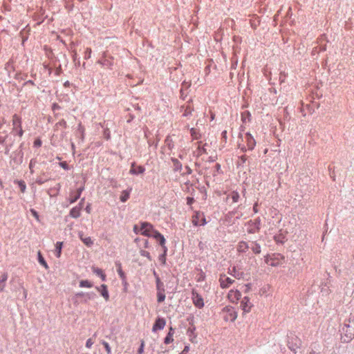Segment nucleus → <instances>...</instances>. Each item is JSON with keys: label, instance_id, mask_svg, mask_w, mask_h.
I'll return each instance as SVG.
<instances>
[{"label": "nucleus", "instance_id": "nucleus-12", "mask_svg": "<svg viewBox=\"0 0 354 354\" xmlns=\"http://www.w3.org/2000/svg\"><path fill=\"white\" fill-rule=\"evenodd\" d=\"M234 280L232 279L226 274H221L219 277V283L220 286L222 288H229L233 283Z\"/></svg>", "mask_w": 354, "mask_h": 354}, {"label": "nucleus", "instance_id": "nucleus-54", "mask_svg": "<svg viewBox=\"0 0 354 354\" xmlns=\"http://www.w3.org/2000/svg\"><path fill=\"white\" fill-rule=\"evenodd\" d=\"M156 284L159 283H161L162 281H160V278L158 276H156Z\"/></svg>", "mask_w": 354, "mask_h": 354}, {"label": "nucleus", "instance_id": "nucleus-20", "mask_svg": "<svg viewBox=\"0 0 354 354\" xmlns=\"http://www.w3.org/2000/svg\"><path fill=\"white\" fill-rule=\"evenodd\" d=\"M79 237L81 241L88 247H90L93 244L91 237L84 236L82 232H79Z\"/></svg>", "mask_w": 354, "mask_h": 354}, {"label": "nucleus", "instance_id": "nucleus-1", "mask_svg": "<svg viewBox=\"0 0 354 354\" xmlns=\"http://www.w3.org/2000/svg\"><path fill=\"white\" fill-rule=\"evenodd\" d=\"M340 339L342 342H349L354 338V317L345 319L340 327Z\"/></svg>", "mask_w": 354, "mask_h": 354}, {"label": "nucleus", "instance_id": "nucleus-6", "mask_svg": "<svg viewBox=\"0 0 354 354\" xmlns=\"http://www.w3.org/2000/svg\"><path fill=\"white\" fill-rule=\"evenodd\" d=\"M247 232L249 234H254L259 232L261 225L260 218H257L254 220H251L246 223Z\"/></svg>", "mask_w": 354, "mask_h": 354}, {"label": "nucleus", "instance_id": "nucleus-2", "mask_svg": "<svg viewBox=\"0 0 354 354\" xmlns=\"http://www.w3.org/2000/svg\"><path fill=\"white\" fill-rule=\"evenodd\" d=\"M265 262L272 267L279 266L285 262V257L279 253L268 254L265 257Z\"/></svg>", "mask_w": 354, "mask_h": 354}, {"label": "nucleus", "instance_id": "nucleus-27", "mask_svg": "<svg viewBox=\"0 0 354 354\" xmlns=\"http://www.w3.org/2000/svg\"><path fill=\"white\" fill-rule=\"evenodd\" d=\"M230 196L231 197L233 203H237L240 198V195L236 191L232 192Z\"/></svg>", "mask_w": 354, "mask_h": 354}, {"label": "nucleus", "instance_id": "nucleus-50", "mask_svg": "<svg viewBox=\"0 0 354 354\" xmlns=\"http://www.w3.org/2000/svg\"><path fill=\"white\" fill-rule=\"evenodd\" d=\"M257 206H258V204L257 203L253 206V211L254 212V213H257L258 212Z\"/></svg>", "mask_w": 354, "mask_h": 354}, {"label": "nucleus", "instance_id": "nucleus-38", "mask_svg": "<svg viewBox=\"0 0 354 354\" xmlns=\"http://www.w3.org/2000/svg\"><path fill=\"white\" fill-rule=\"evenodd\" d=\"M56 126H61L64 128H66L67 124L66 122L64 119H62L56 124Z\"/></svg>", "mask_w": 354, "mask_h": 354}, {"label": "nucleus", "instance_id": "nucleus-21", "mask_svg": "<svg viewBox=\"0 0 354 354\" xmlns=\"http://www.w3.org/2000/svg\"><path fill=\"white\" fill-rule=\"evenodd\" d=\"M8 277V275L6 272L1 274L0 277V292H3L4 291Z\"/></svg>", "mask_w": 354, "mask_h": 354}, {"label": "nucleus", "instance_id": "nucleus-23", "mask_svg": "<svg viewBox=\"0 0 354 354\" xmlns=\"http://www.w3.org/2000/svg\"><path fill=\"white\" fill-rule=\"evenodd\" d=\"M198 147H197V155L201 156L204 153H207V151L205 149V145H203L202 142H197Z\"/></svg>", "mask_w": 354, "mask_h": 354}, {"label": "nucleus", "instance_id": "nucleus-62", "mask_svg": "<svg viewBox=\"0 0 354 354\" xmlns=\"http://www.w3.org/2000/svg\"><path fill=\"white\" fill-rule=\"evenodd\" d=\"M24 297H26V291H25Z\"/></svg>", "mask_w": 354, "mask_h": 354}, {"label": "nucleus", "instance_id": "nucleus-9", "mask_svg": "<svg viewBox=\"0 0 354 354\" xmlns=\"http://www.w3.org/2000/svg\"><path fill=\"white\" fill-rule=\"evenodd\" d=\"M192 223L194 226L205 225L207 222L204 214L201 212H195L192 216Z\"/></svg>", "mask_w": 354, "mask_h": 354}, {"label": "nucleus", "instance_id": "nucleus-53", "mask_svg": "<svg viewBox=\"0 0 354 354\" xmlns=\"http://www.w3.org/2000/svg\"><path fill=\"white\" fill-rule=\"evenodd\" d=\"M29 168L30 169V172L32 174L33 173V169H32V168H33V163H32V160L30 162Z\"/></svg>", "mask_w": 354, "mask_h": 354}, {"label": "nucleus", "instance_id": "nucleus-4", "mask_svg": "<svg viewBox=\"0 0 354 354\" xmlns=\"http://www.w3.org/2000/svg\"><path fill=\"white\" fill-rule=\"evenodd\" d=\"M223 318L225 322H234L237 318V313L234 307L227 306L221 311Z\"/></svg>", "mask_w": 354, "mask_h": 354}, {"label": "nucleus", "instance_id": "nucleus-25", "mask_svg": "<svg viewBox=\"0 0 354 354\" xmlns=\"http://www.w3.org/2000/svg\"><path fill=\"white\" fill-rule=\"evenodd\" d=\"M129 196H130V192L124 190L121 192L120 200L122 202L124 203L129 198Z\"/></svg>", "mask_w": 354, "mask_h": 354}, {"label": "nucleus", "instance_id": "nucleus-39", "mask_svg": "<svg viewBox=\"0 0 354 354\" xmlns=\"http://www.w3.org/2000/svg\"><path fill=\"white\" fill-rule=\"evenodd\" d=\"M78 130H79V131L80 132V133L82 135V138L83 139L84 138V128L82 125L81 123H80L79 125H78Z\"/></svg>", "mask_w": 354, "mask_h": 354}, {"label": "nucleus", "instance_id": "nucleus-56", "mask_svg": "<svg viewBox=\"0 0 354 354\" xmlns=\"http://www.w3.org/2000/svg\"><path fill=\"white\" fill-rule=\"evenodd\" d=\"M84 198H82L80 203H79L78 206H83V203H84Z\"/></svg>", "mask_w": 354, "mask_h": 354}, {"label": "nucleus", "instance_id": "nucleus-29", "mask_svg": "<svg viewBox=\"0 0 354 354\" xmlns=\"http://www.w3.org/2000/svg\"><path fill=\"white\" fill-rule=\"evenodd\" d=\"M15 183L19 185V187L20 188V191L22 193H24L26 189V185L25 182L24 180H17V181H15Z\"/></svg>", "mask_w": 354, "mask_h": 354}, {"label": "nucleus", "instance_id": "nucleus-45", "mask_svg": "<svg viewBox=\"0 0 354 354\" xmlns=\"http://www.w3.org/2000/svg\"><path fill=\"white\" fill-rule=\"evenodd\" d=\"M59 165L65 170H68L69 169V167H68V165L67 164V162L66 161H64V162H61L59 163Z\"/></svg>", "mask_w": 354, "mask_h": 354}, {"label": "nucleus", "instance_id": "nucleus-16", "mask_svg": "<svg viewBox=\"0 0 354 354\" xmlns=\"http://www.w3.org/2000/svg\"><path fill=\"white\" fill-rule=\"evenodd\" d=\"M165 324H166L165 319L164 318L158 317L156 319V320L153 326L152 330L153 332H156L158 330H162L164 328V327L165 326Z\"/></svg>", "mask_w": 354, "mask_h": 354}, {"label": "nucleus", "instance_id": "nucleus-26", "mask_svg": "<svg viewBox=\"0 0 354 354\" xmlns=\"http://www.w3.org/2000/svg\"><path fill=\"white\" fill-rule=\"evenodd\" d=\"M63 245V242H57L56 243V251H55V255L57 258H59L62 253V248Z\"/></svg>", "mask_w": 354, "mask_h": 354}, {"label": "nucleus", "instance_id": "nucleus-19", "mask_svg": "<svg viewBox=\"0 0 354 354\" xmlns=\"http://www.w3.org/2000/svg\"><path fill=\"white\" fill-rule=\"evenodd\" d=\"M97 290L100 292L101 295L106 301L109 299V294L106 285L102 284L100 287H97Z\"/></svg>", "mask_w": 354, "mask_h": 354}, {"label": "nucleus", "instance_id": "nucleus-46", "mask_svg": "<svg viewBox=\"0 0 354 354\" xmlns=\"http://www.w3.org/2000/svg\"><path fill=\"white\" fill-rule=\"evenodd\" d=\"M141 255L147 257L149 259H150V254L149 252L145 250L141 251Z\"/></svg>", "mask_w": 354, "mask_h": 354}, {"label": "nucleus", "instance_id": "nucleus-37", "mask_svg": "<svg viewBox=\"0 0 354 354\" xmlns=\"http://www.w3.org/2000/svg\"><path fill=\"white\" fill-rule=\"evenodd\" d=\"M30 212H31L32 215L35 218V219L37 221H39V216L37 212L35 211L34 209H31Z\"/></svg>", "mask_w": 354, "mask_h": 354}, {"label": "nucleus", "instance_id": "nucleus-10", "mask_svg": "<svg viewBox=\"0 0 354 354\" xmlns=\"http://www.w3.org/2000/svg\"><path fill=\"white\" fill-rule=\"evenodd\" d=\"M192 299L194 305L198 308H202L204 306L203 297L195 290L192 292Z\"/></svg>", "mask_w": 354, "mask_h": 354}, {"label": "nucleus", "instance_id": "nucleus-3", "mask_svg": "<svg viewBox=\"0 0 354 354\" xmlns=\"http://www.w3.org/2000/svg\"><path fill=\"white\" fill-rule=\"evenodd\" d=\"M133 230L136 233L140 232L141 234L148 237H151L153 232H155L153 226L147 222L142 223L139 230H138L137 225L134 226Z\"/></svg>", "mask_w": 354, "mask_h": 354}, {"label": "nucleus", "instance_id": "nucleus-36", "mask_svg": "<svg viewBox=\"0 0 354 354\" xmlns=\"http://www.w3.org/2000/svg\"><path fill=\"white\" fill-rule=\"evenodd\" d=\"M91 48H87L86 49V51H85V56H84V58L85 59H89L91 58Z\"/></svg>", "mask_w": 354, "mask_h": 354}, {"label": "nucleus", "instance_id": "nucleus-7", "mask_svg": "<svg viewBox=\"0 0 354 354\" xmlns=\"http://www.w3.org/2000/svg\"><path fill=\"white\" fill-rule=\"evenodd\" d=\"M12 130L14 131H16L17 135L19 137H21L24 134V131L21 127V118L18 115L15 114L12 116Z\"/></svg>", "mask_w": 354, "mask_h": 354}, {"label": "nucleus", "instance_id": "nucleus-47", "mask_svg": "<svg viewBox=\"0 0 354 354\" xmlns=\"http://www.w3.org/2000/svg\"><path fill=\"white\" fill-rule=\"evenodd\" d=\"M34 145L35 147H40L41 145V141L39 140V139H37L35 142H34Z\"/></svg>", "mask_w": 354, "mask_h": 354}, {"label": "nucleus", "instance_id": "nucleus-61", "mask_svg": "<svg viewBox=\"0 0 354 354\" xmlns=\"http://www.w3.org/2000/svg\"><path fill=\"white\" fill-rule=\"evenodd\" d=\"M309 354H316L315 351L310 352Z\"/></svg>", "mask_w": 354, "mask_h": 354}, {"label": "nucleus", "instance_id": "nucleus-48", "mask_svg": "<svg viewBox=\"0 0 354 354\" xmlns=\"http://www.w3.org/2000/svg\"><path fill=\"white\" fill-rule=\"evenodd\" d=\"M194 200L193 198H191V197H188L187 198V205H191L193 203H194Z\"/></svg>", "mask_w": 354, "mask_h": 354}, {"label": "nucleus", "instance_id": "nucleus-13", "mask_svg": "<svg viewBox=\"0 0 354 354\" xmlns=\"http://www.w3.org/2000/svg\"><path fill=\"white\" fill-rule=\"evenodd\" d=\"M253 305L250 301L248 297H244L241 301V308L245 313H248L251 311Z\"/></svg>", "mask_w": 354, "mask_h": 354}, {"label": "nucleus", "instance_id": "nucleus-35", "mask_svg": "<svg viewBox=\"0 0 354 354\" xmlns=\"http://www.w3.org/2000/svg\"><path fill=\"white\" fill-rule=\"evenodd\" d=\"M230 273L232 274L236 278L239 279L241 277L240 274L239 273H236V268L235 267H233L232 270H230Z\"/></svg>", "mask_w": 354, "mask_h": 354}, {"label": "nucleus", "instance_id": "nucleus-31", "mask_svg": "<svg viewBox=\"0 0 354 354\" xmlns=\"http://www.w3.org/2000/svg\"><path fill=\"white\" fill-rule=\"evenodd\" d=\"M80 286L81 288H91L93 284L88 280H82L80 282Z\"/></svg>", "mask_w": 354, "mask_h": 354}, {"label": "nucleus", "instance_id": "nucleus-58", "mask_svg": "<svg viewBox=\"0 0 354 354\" xmlns=\"http://www.w3.org/2000/svg\"><path fill=\"white\" fill-rule=\"evenodd\" d=\"M172 328L171 327L170 328V331L169 332V333L167 334V335H171V337H172L173 336V333H172Z\"/></svg>", "mask_w": 354, "mask_h": 354}, {"label": "nucleus", "instance_id": "nucleus-59", "mask_svg": "<svg viewBox=\"0 0 354 354\" xmlns=\"http://www.w3.org/2000/svg\"><path fill=\"white\" fill-rule=\"evenodd\" d=\"M37 183L39 185H41L44 183V181L42 180V179H40V180H37Z\"/></svg>", "mask_w": 354, "mask_h": 354}, {"label": "nucleus", "instance_id": "nucleus-52", "mask_svg": "<svg viewBox=\"0 0 354 354\" xmlns=\"http://www.w3.org/2000/svg\"><path fill=\"white\" fill-rule=\"evenodd\" d=\"M241 160L242 161L243 163L245 162V161L247 160V156L245 155L241 156Z\"/></svg>", "mask_w": 354, "mask_h": 354}, {"label": "nucleus", "instance_id": "nucleus-55", "mask_svg": "<svg viewBox=\"0 0 354 354\" xmlns=\"http://www.w3.org/2000/svg\"><path fill=\"white\" fill-rule=\"evenodd\" d=\"M191 113V111H188L187 109L185 110L184 115H187L188 114Z\"/></svg>", "mask_w": 354, "mask_h": 354}, {"label": "nucleus", "instance_id": "nucleus-57", "mask_svg": "<svg viewBox=\"0 0 354 354\" xmlns=\"http://www.w3.org/2000/svg\"><path fill=\"white\" fill-rule=\"evenodd\" d=\"M172 328L171 327L170 328V331L169 332V333L167 334V335H171V337H172L173 336V333H172Z\"/></svg>", "mask_w": 354, "mask_h": 354}, {"label": "nucleus", "instance_id": "nucleus-60", "mask_svg": "<svg viewBox=\"0 0 354 354\" xmlns=\"http://www.w3.org/2000/svg\"><path fill=\"white\" fill-rule=\"evenodd\" d=\"M59 189H60V184H57V192H59Z\"/></svg>", "mask_w": 354, "mask_h": 354}, {"label": "nucleus", "instance_id": "nucleus-34", "mask_svg": "<svg viewBox=\"0 0 354 354\" xmlns=\"http://www.w3.org/2000/svg\"><path fill=\"white\" fill-rule=\"evenodd\" d=\"M102 344L104 346L107 354H111V350L109 344L106 342H103Z\"/></svg>", "mask_w": 354, "mask_h": 354}, {"label": "nucleus", "instance_id": "nucleus-63", "mask_svg": "<svg viewBox=\"0 0 354 354\" xmlns=\"http://www.w3.org/2000/svg\"><path fill=\"white\" fill-rule=\"evenodd\" d=\"M188 348L187 347H185V351H187Z\"/></svg>", "mask_w": 354, "mask_h": 354}, {"label": "nucleus", "instance_id": "nucleus-17", "mask_svg": "<svg viewBox=\"0 0 354 354\" xmlns=\"http://www.w3.org/2000/svg\"><path fill=\"white\" fill-rule=\"evenodd\" d=\"M145 168L141 165H136L135 162L131 164L129 173L134 175L142 174L145 172Z\"/></svg>", "mask_w": 354, "mask_h": 354}, {"label": "nucleus", "instance_id": "nucleus-30", "mask_svg": "<svg viewBox=\"0 0 354 354\" xmlns=\"http://www.w3.org/2000/svg\"><path fill=\"white\" fill-rule=\"evenodd\" d=\"M37 255H38V261H39V263L41 264L46 268H48V265H47L46 261L44 260V257H42L40 251L38 252Z\"/></svg>", "mask_w": 354, "mask_h": 354}, {"label": "nucleus", "instance_id": "nucleus-15", "mask_svg": "<svg viewBox=\"0 0 354 354\" xmlns=\"http://www.w3.org/2000/svg\"><path fill=\"white\" fill-rule=\"evenodd\" d=\"M151 237H153L156 240L159 241L160 245L163 248L164 252H166L167 251V247L165 246V239L160 232L155 230L153 232V234H152Z\"/></svg>", "mask_w": 354, "mask_h": 354}, {"label": "nucleus", "instance_id": "nucleus-41", "mask_svg": "<svg viewBox=\"0 0 354 354\" xmlns=\"http://www.w3.org/2000/svg\"><path fill=\"white\" fill-rule=\"evenodd\" d=\"M93 343L94 342L91 338L88 339L86 342V347L88 348H91Z\"/></svg>", "mask_w": 354, "mask_h": 354}, {"label": "nucleus", "instance_id": "nucleus-44", "mask_svg": "<svg viewBox=\"0 0 354 354\" xmlns=\"http://www.w3.org/2000/svg\"><path fill=\"white\" fill-rule=\"evenodd\" d=\"M174 339L173 337H171V335H167L166 337L164 339V342L167 344L171 343L173 342Z\"/></svg>", "mask_w": 354, "mask_h": 354}, {"label": "nucleus", "instance_id": "nucleus-43", "mask_svg": "<svg viewBox=\"0 0 354 354\" xmlns=\"http://www.w3.org/2000/svg\"><path fill=\"white\" fill-rule=\"evenodd\" d=\"M118 272L120 275V277L122 278V279H124L125 277V275H124V273L123 272L122 270V268H121V266L120 264L119 265V267L118 268Z\"/></svg>", "mask_w": 354, "mask_h": 354}, {"label": "nucleus", "instance_id": "nucleus-24", "mask_svg": "<svg viewBox=\"0 0 354 354\" xmlns=\"http://www.w3.org/2000/svg\"><path fill=\"white\" fill-rule=\"evenodd\" d=\"M250 248L254 254H259L261 253V246L257 242H252Z\"/></svg>", "mask_w": 354, "mask_h": 354}, {"label": "nucleus", "instance_id": "nucleus-33", "mask_svg": "<svg viewBox=\"0 0 354 354\" xmlns=\"http://www.w3.org/2000/svg\"><path fill=\"white\" fill-rule=\"evenodd\" d=\"M92 271L93 273H95V274H97V276H100V274L102 273L103 270L102 269H100L98 268H96V267H92Z\"/></svg>", "mask_w": 354, "mask_h": 354}, {"label": "nucleus", "instance_id": "nucleus-22", "mask_svg": "<svg viewBox=\"0 0 354 354\" xmlns=\"http://www.w3.org/2000/svg\"><path fill=\"white\" fill-rule=\"evenodd\" d=\"M82 206H76L72 208L70 211V216L73 218H77L81 215Z\"/></svg>", "mask_w": 354, "mask_h": 354}, {"label": "nucleus", "instance_id": "nucleus-42", "mask_svg": "<svg viewBox=\"0 0 354 354\" xmlns=\"http://www.w3.org/2000/svg\"><path fill=\"white\" fill-rule=\"evenodd\" d=\"M144 347H145V342H144V341H142L138 351V354H144Z\"/></svg>", "mask_w": 354, "mask_h": 354}, {"label": "nucleus", "instance_id": "nucleus-40", "mask_svg": "<svg viewBox=\"0 0 354 354\" xmlns=\"http://www.w3.org/2000/svg\"><path fill=\"white\" fill-rule=\"evenodd\" d=\"M157 291H165L164 284L162 282L156 284Z\"/></svg>", "mask_w": 354, "mask_h": 354}, {"label": "nucleus", "instance_id": "nucleus-18", "mask_svg": "<svg viewBox=\"0 0 354 354\" xmlns=\"http://www.w3.org/2000/svg\"><path fill=\"white\" fill-rule=\"evenodd\" d=\"M249 245L245 241H240L238 243L236 246V250L239 253H244L246 252L249 249Z\"/></svg>", "mask_w": 354, "mask_h": 354}, {"label": "nucleus", "instance_id": "nucleus-28", "mask_svg": "<svg viewBox=\"0 0 354 354\" xmlns=\"http://www.w3.org/2000/svg\"><path fill=\"white\" fill-rule=\"evenodd\" d=\"M165 299V291H157V301L159 303L164 301Z\"/></svg>", "mask_w": 354, "mask_h": 354}, {"label": "nucleus", "instance_id": "nucleus-51", "mask_svg": "<svg viewBox=\"0 0 354 354\" xmlns=\"http://www.w3.org/2000/svg\"><path fill=\"white\" fill-rule=\"evenodd\" d=\"M100 277L102 279L103 281H106V274L104 273V272H102Z\"/></svg>", "mask_w": 354, "mask_h": 354}, {"label": "nucleus", "instance_id": "nucleus-49", "mask_svg": "<svg viewBox=\"0 0 354 354\" xmlns=\"http://www.w3.org/2000/svg\"><path fill=\"white\" fill-rule=\"evenodd\" d=\"M85 211L88 213V214H90L91 212V204H88L87 206L85 208Z\"/></svg>", "mask_w": 354, "mask_h": 354}, {"label": "nucleus", "instance_id": "nucleus-14", "mask_svg": "<svg viewBox=\"0 0 354 354\" xmlns=\"http://www.w3.org/2000/svg\"><path fill=\"white\" fill-rule=\"evenodd\" d=\"M84 189V186H82L81 187L78 188L76 192H71L70 193V196H69V198H68V201L70 202V203H75L78 198H80L81 194H82V192H83V190Z\"/></svg>", "mask_w": 354, "mask_h": 354}, {"label": "nucleus", "instance_id": "nucleus-5", "mask_svg": "<svg viewBox=\"0 0 354 354\" xmlns=\"http://www.w3.org/2000/svg\"><path fill=\"white\" fill-rule=\"evenodd\" d=\"M288 348L295 353H297L298 350L301 348V341L296 335H291L288 337Z\"/></svg>", "mask_w": 354, "mask_h": 354}, {"label": "nucleus", "instance_id": "nucleus-11", "mask_svg": "<svg viewBox=\"0 0 354 354\" xmlns=\"http://www.w3.org/2000/svg\"><path fill=\"white\" fill-rule=\"evenodd\" d=\"M241 297V292L237 289H232L227 293V297L232 303H237Z\"/></svg>", "mask_w": 354, "mask_h": 354}, {"label": "nucleus", "instance_id": "nucleus-8", "mask_svg": "<svg viewBox=\"0 0 354 354\" xmlns=\"http://www.w3.org/2000/svg\"><path fill=\"white\" fill-rule=\"evenodd\" d=\"M243 140H244L246 142V146L241 147V149L242 151H245L247 149L248 150H253L254 147L256 146V141L253 136L250 133H247L245 134L244 138H243Z\"/></svg>", "mask_w": 354, "mask_h": 354}, {"label": "nucleus", "instance_id": "nucleus-32", "mask_svg": "<svg viewBox=\"0 0 354 354\" xmlns=\"http://www.w3.org/2000/svg\"><path fill=\"white\" fill-rule=\"evenodd\" d=\"M190 133H191V136L193 138V139L197 140L199 138L198 132L197 131V130L196 129L192 128L190 130Z\"/></svg>", "mask_w": 354, "mask_h": 354}]
</instances>
